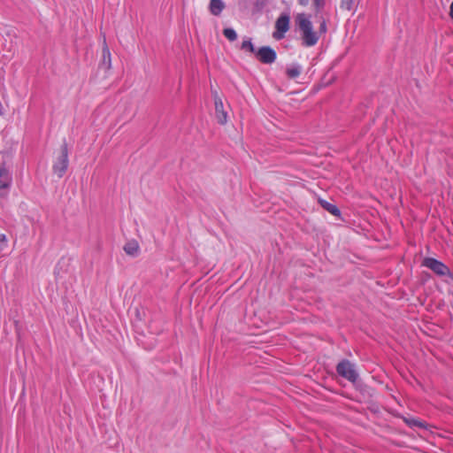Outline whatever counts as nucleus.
Instances as JSON below:
<instances>
[{"label":"nucleus","mask_w":453,"mask_h":453,"mask_svg":"<svg viewBox=\"0 0 453 453\" xmlns=\"http://www.w3.org/2000/svg\"><path fill=\"white\" fill-rule=\"evenodd\" d=\"M296 23L301 32L302 44L305 47L314 46L319 36L313 30V26L310 19L304 13H299L296 17Z\"/></svg>","instance_id":"obj_1"},{"label":"nucleus","mask_w":453,"mask_h":453,"mask_svg":"<svg viewBox=\"0 0 453 453\" xmlns=\"http://www.w3.org/2000/svg\"><path fill=\"white\" fill-rule=\"evenodd\" d=\"M68 149L65 142L60 147V154L52 166L53 173L62 178L68 168Z\"/></svg>","instance_id":"obj_2"},{"label":"nucleus","mask_w":453,"mask_h":453,"mask_svg":"<svg viewBox=\"0 0 453 453\" xmlns=\"http://www.w3.org/2000/svg\"><path fill=\"white\" fill-rule=\"evenodd\" d=\"M336 372L341 377L353 383L358 379V373L355 369V365L348 359L342 360L336 365Z\"/></svg>","instance_id":"obj_3"},{"label":"nucleus","mask_w":453,"mask_h":453,"mask_svg":"<svg viewBox=\"0 0 453 453\" xmlns=\"http://www.w3.org/2000/svg\"><path fill=\"white\" fill-rule=\"evenodd\" d=\"M423 265L429 268L430 270H432L434 273L440 276H445L449 274V267L435 258L426 257L423 260Z\"/></svg>","instance_id":"obj_4"},{"label":"nucleus","mask_w":453,"mask_h":453,"mask_svg":"<svg viewBox=\"0 0 453 453\" xmlns=\"http://www.w3.org/2000/svg\"><path fill=\"white\" fill-rule=\"evenodd\" d=\"M290 17L287 13H281L275 22L276 32L273 37L277 40L283 38L284 34L289 29Z\"/></svg>","instance_id":"obj_5"},{"label":"nucleus","mask_w":453,"mask_h":453,"mask_svg":"<svg viewBox=\"0 0 453 453\" xmlns=\"http://www.w3.org/2000/svg\"><path fill=\"white\" fill-rule=\"evenodd\" d=\"M257 58L263 64H272L276 59V52L270 46H263L256 50Z\"/></svg>","instance_id":"obj_6"},{"label":"nucleus","mask_w":453,"mask_h":453,"mask_svg":"<svg viewBox=\"0 0 453 453\" xmlns=\"http://www.w3.org/2000/svg\"><path fill=\"white\" fill-rule=\"evenodd\" d=\"M214 104H215V115L218 122L224 125L227 121V113L223 108V103L220 97L218 96L217 91H212Z\"/></svg>","instance_id":"obj_7"},{"label":"nucleus","mask_w":453,"mask_h":453,"mask_svg":"<svg viewBox=\"0 0 453 453\" xmlns=\"http://www.w3.org/2000/svg\"><path fill=\"white\" fill-rule=\"evenodd\" d=\"M12 181V174L7 169L5 163L0 165V196H3V189H7L11 187Z\"/></svg>","instance_id":"obj_8"},{"label":"nucleus","mask_w":453,"mask_h":453,"mask_svg":"<svg viewBox=\"0 0 453 453\" xmlns=\"http://www.w3.org/2000/svg\"><path fill=\"white\" fill-rule=\"evenodd\" d=\"M209 9L212 15L219 16L225 9V4L222 0H211Z\"/></svg>","instance_id":"obj_9"},{"label":"nucleus","mask_w":453,"mask_h":453,"mask_svg":"<svg viewBox=\"0 0 453 453\" xmlns=\"http://www.w3.org/2000/svg\"><path fill=\"white\" fill-rule=\"evenodd\" d=\"M319 203L323 209H325L326 211H328L332 215L336 216V217L341 216V211L339 210V208L336 205H334L326 200H323V199H319Z\"/></svg>","instance_id":"obj_10"},{"label":"nucleus","mask_w":453,"mask_h":453,"mask_svg":"<svg viewBox=\"0 0 453 453\" xmlns=\"http://www.w3.org/2000/svg\"><path fill=\"white\" fill-rule=\"evenodd\" d=\"M139 244L135 240L127 242L124 246L125 252L132 257H135L139 253Z\"/></svg>","instance_id":"obj_11"},{"label":"nucleus","mask_w":453,"mask_h":453,"mask_svg":"<svg viewBox=\"0 0 453 453\" xmlns=\"http://www.w3.org/2000/svg\"><path fill=\"white\" fill-rule=\"evenodd\" d=\"M102 65L105 69H111V52L106 44L105 39L104 40Z\"/></svg>","instance_id":"obj_12"},{"label":"nucleus","mask_w":453,"mask_h":453,"mask_svg":"<svg viewBox=\"0 0 453 453\" xmlns=\"http://www.w3.org/2000/svg\"><path fill=\"white\" fill-rule=\"evenodd\" d=\"M302 72V67L300 65L295 64L290 67H288L286 70V73L288 78L295 79L300 75Z\"/></svg>","instance_id":"obj_13"},{"label":"nucleus","mask_w":453,"mask_h":453,"mask_svg":"<svg viewBox=\"0 0 453 453\" xmlns=\"http://www.w3.org/2000/svg\"><path fill=\"white\" fill-rule=\"evenodd\" d=\"M266 5V0H255L253 4V13H260Z\"/></svg>","instance_id":"obj_14"},{"label":"nucleus","mask_w":453,"mask_h":453,"mask_svg":"<svg viewBox=\"0 0 453 453\" xmlns=\"http://www.w3.org/2000/svg\"><path fill=\"white\" fill-rule=\"evenodd\" d=\"M241 49L242 50H246V51H249V52L254 53V54L256 52V49H255L253 43L251 42L250 39L243 41L242 43Z\"/></svg>","instance_id":"obj_15"},{"label":"nucleus","mask_w":453,"mask_h":453,"mask_svg":"<svg viewBox=\"0 0 453 453\" xmlns=\"http://www.w3.org/2000/svg\"><path fill=\"white\" fill-rule=\"evenodd\" d=\"M223 35L230 41L234 42L237 38V34L234 29L227 27L223 30Z\"/></svg>","instance_id":"obj_16"},{"label":"nucleus","mask_w":453,"mask_h":453,"mask_svg":"<svg viewBox=\"0 0 453 453\" xmlns=\"http://www.w3.org/2000/svg\"><path fill=\"white\" fill-rule=\"evenodd\" d=\"M403 420L410 426L425 427V425L419 420L411 418H403Z\"/></svg>","instance_id":"obj_17"},{"label":"nucleus","mask_w":453,"mask_h":453,"mask_svg":"<svg viewBox=\"0 0 453 453\" xmlns=\"http://www.w3.org/2000/svg\"><path fill=\"white\" fill-rule=\"evenodd\" d=\"M355 0H341V8L346 11H351L354 6Z\"/></svg>","instance_id":"obj_18"},{"label":"nucleus","mask_w":453,"mask_h":453,"mask_svg":"<svg viewBox=\"0 0 453 453\" xmlns=\"http://www.w3.org/2000/svg\"><path fill=\"white\" fill-rule=\"evenodd\" d=\"M7 237L4 234H0V252L7 248Z\"/></svg>","instance_id":"obj_19"},{"label":"nucleus","mask_w":453,"mask_h":453,"mask_svg":"<svg viewBox=\"0 0 453 453\" xmlns=\"http://www.w3.org/2000/svg\"><path fill=\"white\" fill-rule=\"evenodd\" d=\"M313 5L317 10H319L324 5V0H313Z\"/></svg>","instance_id":"obj_20"},{"label":"nucleus","mask_w":453,"mask_h":453,"mask_svg":"<svg viewBox=\"0 0 453 453\" xmlns=\"http://www.w3.org/2000/svg\"><path fill=\"white\" fill-rule=\"evenodd\" d=\"M319 32L321 34H325L326 32V20L323 19L320 23V26H319Z\"/></svg>","instance_id":"obj_21"},{"label":"nucleus","mask_w":453,"mask_h":453,"mask_svg":"<svg viewBox=\"0 0 453 453\" xmlns=\"http://www.w3.org/2000/svg\"><path fill=\"white\" fill-rule=\"evenodd\" d=\"M310 0H298L301 5H307Z\"/></svg>","instance_id":"obj_22"},{"label":"nucleus","mask_w":453,"mask_h":453,"mask_svg":"<svg viewBox=\"0 0 453 453\" xmlns=\"http://www.w3.org/2000/svg\"><path fill=\"white\" fill-rule=\"evenodd\" d=\"M449 16L453 19V2L450 4Z\"/></svg>","instance_id":"obj_23"}]
</instances>
